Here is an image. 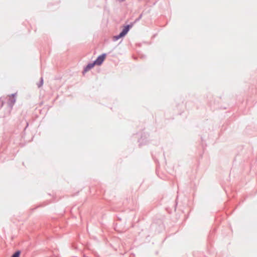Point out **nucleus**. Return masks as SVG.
Masks as SVG:
<instances>
[{
	"label": "nucleus",
	"instance_id": "f257e3e1",
	"mask_svg": "<svg viewBox=\"0 0 257 257\" xmlns=\"http://www.w3.org/2000/svg\"><path fill=\"white\" fill-rule=\"evenodd\" d=\"M16 94L17 93H15L8 96L7 99L8 108L7 115H9L13 109V106L16 101V99L15 98Z\"/></svg>",
	"mask_w": 257,
	"mask_h": 257
},
{
	"label": "nucleus",
	"instance_id": "f03ea898",
	"mask_svg": "<svg viewBox=\"0 0 257 257\" xmlns=\"http://www.w3.org/2000/svg\"><path fill=\"white\" fill-rule=\"evenodd\" d=\"M106 54L105 53H103L101 55H99L96 59L93 61L94 64L97 65H100L104 61Z\"/></svg>",
	"mask_w": 257,
	"mask_h": 257
},
{
	"label": "nucleus",
	"instance_id": "7ed1b4c3",
	"mask_svg": "<svg viewBox=\"0 0 257 257\" xmlns=\"http://www.w3.org/2000/svg\"><path fill=\"white\" fill-rule=\"evenodd\" d=\"M132 26L133 24L127 25L124 26V28L120 32L121 35H122L123 36H125L129 31L130 29L132 27Z\"/></svg>",
	"mask_w": 257,
	"mask_h": 257
},
{
	"label": "nucleus",
	"instance_id": "20e7f679",
	"mask_svg": "<svg viewBox=\"0 0 257 257\" xmlns=\"http://www.w3.org/2000/svg\"><path fill=\"white\" fill-rule=\"evenodd\" d=\"M147 135L146 134H144L143 135V136H142L141 138L139 140V142L140 143L139 145H142L143 144H145L147 143Z\"/></svg>",
	"mask_w": 257,
	"mask_h": 257
},
{
	"label": "nucleus",
	"instance_id": "39448f33",
	"mask_svg": "<svg viewBox=\"0 0 257 257\" xmlns=\"http://www.w3.org/2000/svg\"><path fill=\"white\" fill-rule=\"evenodd\" d=\"M95 65V64H94V63L93 62L92 63H90L88 64L84 68L83 72V73L88 71L91 68H92Z\"/></svg>",
	"mask_w": 257,
	"mask_h": 257
},
{
	"label": "nucleus",
	"instance_id": "423d86ee",
	"mask_svg": "<svg viewBox=\"0 0 257 257\" xmlns=\"http://www.w3.org/2000/svg\"><path fill=\"white\" fill-rule=\"evenodd\" d=\"M123 37L124 36L122 35H121V34L120 33L119 35L114 36L113 37V41H116Z\"/></svg>",
	"mask_w": 257,
	"mask_h": 257
},
{
	"label": "nucleus",
	"instance_id": "0eeeda50",
	"mask_svg": "<svg viewBox=\"0 0 257 257\" xmlns=\"http://www.w3.org/2000/svg\"><path fill=\"white\" fill-rule=\"evenodd\" d=\"M20 254H21V251L17 250L14 254H13V255L11 256V257H20Z\"/></svg>",
	"mask_w": 257,
	"mask_h": 257
},
{
	"label": "nucleus",
	"instance_id": "6e6552de",
	"mask_svg": "<svg viewBox=\"0 0 257 257\" xmlns=\"http://www.w3.org/2000/svg\"><path fill=\"white\" fill-rule=\"evenodd\" d=\"M43 84V78L42 77H41V79H40V82L37 84V85H38V87L39 88H40V87H41Z\"/></svg>",
	"mask_w": 257,
	"mask_h": 257
},
{
	"label": "nucleus",
	"instance_id": "1a4fd4ad",
	"mask_svg": "<svg viewBox=\"0 0 257 257\" xmlns=\"http://www.w3.org/2000/svg\"><path fill=\"white\" fill-rule=\"evenodd\" d=\"M142 14L140 15L139 17L136 20L135 22L139 21L142 18Z\"/></svg>",
	"mask_w": 257,
	"mask_h": 257
}]
</instances>
